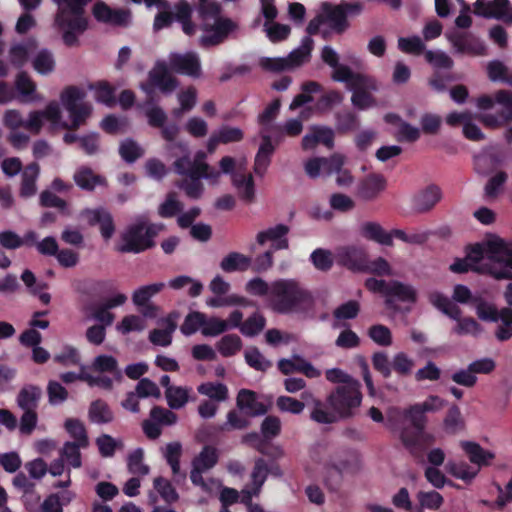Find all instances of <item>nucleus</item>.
Wrapping results in <instances>:
<instances>
[{
	"instance_id": "obj_1",
	"label": "nucleus",
	"mask_w": 512,
	"mask_h": 512,
	"mask_svg": "<svg viewBox=\"0 0 512 512\" xmlns=\"http://www.w3.org/2000/svg\"><path fill=\"white\" fill-rule=\"evenodd\" d=\"M114 285L109 280L83 279L75 283V290L79 294L81 310L86 320H114L113 309L122 306L127 296L117 293L108 296Z\"/></svg>"
},
{
	"instance_id": "obj_2",
	"label": "nucleus",
	"mask_w": 512,
	"mask_h": 512,
	"mask_svg": "<svg viewBox=\"0 0 512 512\" xmlns=\"http://www.w3.org/2000/svg\"><path fill=\"white\" fill-rule=\"evenodd\" d=\"M315 305L312 292L295 279H278L272 282L271 303L273 311L281 314L303 313Z\"/></svg>"
},
{
	"instance_id": "obj_3",
	"label": "nucleus",
	"mask_w": 512,
	"mask_h": 512,
	"mask_svg": "<svg viewBox=\"0 0 512 512\" xmlns=\"http://www.w3.org/2000/svg\"><path fill=\"white\" fill-rule=\"evenodd\" d=\"M165 288L163 282L152 283L137 288L132 294V302L137 311L145 318L151 320H208L205 314L192 311L189 307H184L185 311L173 310L167 317H160V307L154 304L151 299ZM209 320H221L212 317Z\"/></svg>"
},
{
	"instance_id": "obj_4",
	"label": "nucleus",
	"mask_w": 512,
	"mask_h": 512,
	"mask_svg": "<svg viewBox=\"0 0 512 512\" xmlns=\"http://www.w3.org/2000/svg\"><path fill=\"white\" fill-rule=\"evenodd\" d=\"M482 243L486 261L475 267L477 273L489 275L496 280H512V240L505 242L494 238Z\"/></svg>"
},
{
	"instance_id": "obj_5",
	"label": "nucleus",
	"mask_w": 512,
	"mask_h": 512,
	"mask_svg": "<svg viewBox=\"0 0 512 512\" xmlns=\"http://www.w3.org/2000/svg\"><path fill=\"white\" fill-rule=\"evenodd\" d=\"M197 15L199 28L203 32L199 43L204 48L222 44L237 29V24L233 20L221 16L220 5H211L209 10L199 12Z\"/></svg>"
},
{
	"instance_id": "obj_6",
	"label": "nucleus",
	"mask_w": 512,
	"mask_h": 512,
	"mask_svg": "<svg viewBox=\"0 0 512 512\" xmlns=\"http://www.w3.org/2000/svg\"><path fill=\"white\" fill-rule=\"evenodd\" d=\"M163 229L162 224L138 220L127 226L121 234V242L117 251L121 253L139 254L155 247V238Z\"/></svg>"
},
{
	"instance_id": "obj_7",
	"label": "nucleus",
	"mask_w": 512,
	"mask_h": 512,
	"mask_svg": "<svg viewBox=\"0 0 512 512\" xmlns=\"http://www.w3.org/2000/svg\"><path fill=\"white\" fill-rule=\"evenodd\" d=\"M361 384L348 382L337 385L327 396L326 402L337 414L338 420L348 419L355 415L362 402Z\"/></svg>"
},
{
	"instance_id": "obj_8",
	"label": "nucleus",
	"mask_w": 512,
	"mask_h": 512,
	"mask_svg": "<svg viewBox=\"0 0 512 512\" xmlns=\"http://www.w3.org/2000/svg\"><path fill=\"white\" fill-rule=\"evenodd\" d=\"M86 97L84 90L77 86H67L60 95L64 108L68 111L71 123H63L62 127L68 130H77L91 115L92 107L82 101Z\"/></svg>"
},
{
	"instance_id": "obj_9",
	"label": "nucleus",
	"mask_w": 512,
	"mask_h": 512,
	"mask_svg": "<svg viewBox=\"0 0 512 512\" xmlns=\"http://www.w3.org/2000/svg\"><path fill=\"white\" fill-rule=\"evenodd\" d=\"M425 59L435 69L428 80L429 86L436 92L446 91L447 84L457 80L449 71L454 66L453 59L445 52L431 50L425 52Z\"/></svg>"
},
{
	"instance_id": "obj_10",
	"label": "nucleus",
	"mask_w": 512,
	"mask_h": 512,
	"mask_svg": "<svg viewBox=\"0 0 512 512\" xmlns=\"http://www.w3.org/2000/svg\"><path fill=\"white\" fill-rule=\"evenodd\" d=\"M192 6L186 0H180L174 5V12L161 11L154 18L153 28L159 31L171 26L174 20L182 26L183 32L192 36L196 32V25L192 21Z\"/></svg>"
},
{
	"instance_id": "obj_11",
	"label": "nucleus",
	"mask_w": 512,
	"mask_h": 512,
	"mask_svg": "<svg viewBox=\"0 0 512 512\" xmlns=\"http://www.w3.org/2000/svg\"><path fill=\"white\" fill-rule=\"evenodd\" d=\"M170 68L164 61H157L155 66L148 73V81L141 83L140 88L151 99L155 88H158L164 95H170L179 86V81L171 75Z\"/></svg>"
},
{
	"instance_id": "obj_12",
	"label": "nucleus",
	"mask_w": 512,
	"mask_h": 512,
	"mask_svg": "<svg viewBox=\"0 0 512 512\" xmlns=\"http://www.w3.org/2000/svg\"><path fill=\"white\" fill-rule=\"evenodd\" d=\"M361 10L362 5L359 3H341L336 6L325 3L323 5L325 21L338 34H342L348 29V14H358Z\"/></svg>"
},
{
	"instance_id": "obj_13",
	"label": "nucleus",
	"mask_w": 512,
	"mask_h": 512,
	"mask_svg": "<svg viewBox=\"0 0 512 512\" xmlns=\"http://www.w3.org/2000/svg\"><path fill=\"white\" fill-rule=\"evenodd\" d=\"M478 320H512V308L499 309L493 301V297L486 292H476L471 306Z\"/></svg>"
},
{
	"instance_id": "obj_14",
	"label": "nucleus",
	"mask_w": 512,
	"mask_h": 512,
	"mask_svg": "<svg viewBox=\"0 0 512 512\" xmlns=\"http://www.w3.org/2000/svg\"><path fill=\"white\" fill-rule=\"evenodd\" d=\"M218 462V452L215 447L205 446L201 452L192 460V469L190 480L195 486H199L204 491H208V484L205 482L202 474L212 469Z\"/></svg>"
},
{
	"instance_id": "obj_15",
	"label": "nucleus",
	"mask_w": 512,
	"mask_h": 512,
	"mask_svg": "<svg viewBox=\"0 0 512 512\" xmlns=\"http://www.w3.org/2000/svg\"><path fill=\"white\" fill-rule=\"evenodd\" d=\"M176 74L199 78L201 76V62L195 52L171 53L167 64Z\"/></svg>"
},
{
	"instance_id": "obj_16",
	"label": "nucleus",
	"mask_w": 512,
	"mask_h": 512,
	"mask_svg": "<svg viewBox=\"0 0 512 512\" xmlns=\"http://www.w3.org/2000/svg\"><path fill=\"white\" fill-rule=\"evenodd\" d=\"M474 13L486 19L512 22V8L509 0H476Z\"/></svg>"
},
{
	"instance_id": "obj_17",
	"label": "nucleus",
	"mask_w": 512,
	"mask_h": 512,
	"mask_svg": "<svg viewBox=\"0 0 512 512\" xmlns=\"http://www.w3.org/2000/svg\"><path fill=\"white\" fill-rule=\"evenodd\" d=\"M448 41L459 54L482 56L486 54V47L477 37L467 32L453 31L446 33Z\"/></svg>"
},
{
	"instance_id": "obj_18",
	"label": "nucleus",
	"mask_w": 512,
	"mask_h": 512,
	"mask_svg": "<svg viewBox=\"0 0 512 512\" xmlns=\"http://www.w3.org/2000/svg\"><path fill=\"white\" fill-rule=\"evenodd\" d=\"M387 180L379 173H370L359 180L356 196L364 201H373L386 189Z\"/></svg>"
},
{
	"instance_id": "obj_19",
	"label": "nucleus",
	"mask_w": 512,
	"mask_h": 512,
	"mask_svg": "<svg viewBox=\"0 0 512 512\" xmlns=\"http://www.w3.org/2000/svg\"><path fill=\"white\" fill-rule=\"evenodd\" d=\"M90 226H99L100 234L104 240H109L115 233L116 227L112 214L103 207L86 209L83 212Z\"/></svg>"
},
{
	"instance_id": "obj_20",
	"label": "nucleus",
	"mask_w": 512,
	"mask_h": 512,
	"mask_svg": "<svg viewBox=\"0 0 512 512\" xmlns=\"http://www.w3.org/2000/svg\"><path fill=\"white\" fill-rule=\"evenodd\" d=\"M301 398L306 401L307 407H310V418L319 424H333L338 421L337 414L333 409L327 408L326 404L315 397L310 391H304Z\"/></svg>"
},
{
	"instance_id": "obj_21",
	"label": "nucleus",
	"mask_w": 512,
	"mask_h": 512,
	"mask_svg": "<svg viewBox=\"0 0 512 512\" xmlns=\"http://www.w3.org/2000/svg\"><path fill=\"white\" fill-rule=\"evenodd\" d=\"M401 441L411 454L418 456L434 443L435 438L432 434L425 432V429L405 428L401 432Z\"/></svg>"
},
{
	"instance_id": "obj_22",
	"label": "nucleus",
	"mask_w": 512,
	"mask_h": 512,
	"mask_svg": "<svg viewBox=\"0 0 512 512\" xmlns=\"http://www.w3.org/2000/svg\"><path fill=\"white\" fill-rule=\"evenodd\" d=\"M269 474L274 477H282L283 472L277 463L269 465L264 458H256L251 472V485L254 486V495L258 496L260 494Z\"/></svg>"
},
{
	"instance_id": "obj_23",
	"label": "nucleus",
	"mask_w": 512,
	"mask_h": 512,
	"mask_svg": "<svg viewBox=\"0 0 512 512\" xmlns=\"http://www.w3.org/2000/svg\"><path fill=\"white\" fill-rule=\"evenodd\" d=\"M334 139L335 133L332 128L314 125L310 128L309 133L302 138L301 145L304 150L314 149L319 144L331 150L334 148Z\"/></svg>"
},
{
	"instance_id": "obj_24",
	"label": "nucleus",
	"mask_w": 512,
	"mask_h": 512,
	"mask_svg": "<svg viewBox=\"0 0 512 512\" xmlns=\"http://www.w3.org/2000/svg\"><path fill=\"white\" fill-rule=\"evenodd\" d=\"M338 264L352 270L361 272L367 258L366 251L360 246H344L337 250Z\"/></svg>"
},
{
	"instance_id": "obj_25",
	"label": "nucleus",
	"mask_w": 512,
	"mask_h": 512,
	"mask_svg": "<svg viewBox=\"0 0 512 512\" xmlns=\"http://www.w3.org/2000/svg\"><path fill=\"white\" fill-rule=\"evenodd\" d=\"M244 139V132L238 127L229 125L221 126L217 131L213 132L209 137L206 147L208 153L212 154L216 151L220 144H230L241 142Z\"/></svg>"
},
{
	"instance_id": "obj_26",
	"label": "nucleus",
	"mask_w": 512,
	"mask_h": 512,
	"mask_svg": "<svg viewBox=\"0 0 512 512\" xmlns=\"http://www.w3.org/2000/svg\"><path fill=\"white\" fill-rule=\"evenodd\" d=\"M416 300L417 293L411 285L404 284L396 280L391 281L389 292L385 299V304L389 309L397 310V301L413 304Z\"/></svg>"
},
{
	"instance_id": "obj_27",
	"label": "nucleus",
	"mask_w": 512,
	"mask_h": 512,
	"mask_svg": "<svg viewBox=\"0 0 512 512\" xmlns=\"http://www.w3.org/2000/svg\"><path fill=\"white\" fill-rule=\"evenodd\" d=\"M441 198L442 191L440 187L435 184H431L418 191L413 196L412 207L418 213H425L433 209Z\"/></svg>"
},
{
	"instance_id": "obj_28",
	"label": "nucleus",
	"mask_w": 512,
	"mask_h": 512,
	"mask_svg": "<svg viewBox=\"0 0 512 512\" xmlns=\"http://www.w3.org/2000/svg\"><path fill=\"white\" fill-rule=\"evenodd\" d=\"M352 91L351 103L358 110H367L376 106V99L370 91L377 90L376 80L368 76V82L365 85L353 86L350 88Z\"/></svg>"
},
{
	"instance_id": "obj_29",
	"label": "nucleus",
	"mask_w": 512,
	"mask_h": 512,
	"mask_svg": "<svg viewBox=\"0 0 512 512\" xmlns=\"http://www.w3.org/2000/svg\"><path fill=\"white\" fill-rule=\"evenodd\" d=\"M260 136L261 143L254 159L253 170L256 175L262 177L271 163V157L274 154L276 147L273 145L270 135L261 131Z\"/></svg>"
},
{
	"instance_id": "obj_30",
	"label": "nucleus",
	"mask_w": 512,
	"mask_h": 512,
	"mask_svg": "<svg viewBox=\"0 0 512 512\" xmlns=\"http://www.w3.org/2000/svg\"><path fill=\"white\" fill-rule=\"evenodd\" d=\"M236 405L239 410L249 417L260 416L267 412L266 406L257 401L256 393L247 389L238 392Z\"/></svg>"
},
{
	"instance_id": "obj_31",
	"label": "nucleus",
	"mask_w": 512,
	"mask_h": 512,
	"mask_svg": "<svg viewBox=\"0 0 512 512\" xmlns=\"http://www.w3.org/2000/svg\"><path fill=\"white\" fill-rule=\"evenodd\" d=\"M73 180L80 189L89 192L93 191L97 186L106 187L108 185L107 179L104 176L94 173L87 166L79 167L73 175Z\"/></svg>"
},
{
	"instance_id": "obj_32",
	"label": "nucleus",
	"mask_w": 512,
	"mask_h": 512,
	"mask_svg": "<svg viewBox=\"0 0 512 512\" xmlns=\"http://www.w3.org/2000/svg\"><path fill=\"white\" fill-rule=\"evenodd\" d=\"M87 417L90 423L96 425H107L115 420L112 408L103 399H96L90 403Z\"/></svg>"
},
{
	"instance_id": "obj_33",
	"label": "nucleus",
	"mask_w": 512,
	"mask_h": 512,
	"mask_svg": "<svg viewBox=\"0 0 512 512\" xmlns=\"http://www.w3.org/2000/svg\"><path fill=\"white\" fill-rule=\"evenodd\" d=\"M40 167L38 163L28 164L23 172L19 189V196L24 199L33 197L37 193V179L39 177Z\"/></svg>"
},
{
	"instance_id": "obj_34",
	"label": "nucleus",
	"mask_w": 512,
	"mask_h": 512,
	"mask_svg": "<svg viewBox=\"0 0 512 512\" xmlns=\"http://www.w3.org/2000/svg\"><path fill=\"white\" fill-rule=\"evenodd\" d=\"M429 303L443 312L445 315L450 317L453 320H461L460 317V308L455 304L452 299H450L445 294L439 291L430 292L428 295ZM465 320H474L473 318H466Z\"/></svg>"
},
{
	"instance_id": "obj_35",
	"label": "nucleus",
	"mask_w": 512,
	"mask_h": 512,
	"mask_svg": "<svg viewBox=\"0 0 512 512\" xmlns=\"http://www.w3.org/2000/svg\"><path fill=\"white\" fill-rule=\"evenodd\" d=\"M359 469L357 460L353 456H349L345 459L339 460L337 463L331 464L328 469V478L327 482L334 479L335 480V486L330 485V488L333 490H336L338 487V484L341 480L342 474L344 473H355Z\"/></svg>"
},
{
	"instance_id": "obj_36",
	"label": "nucleus",
	"mask_w": 512,
	"mask_h": 512,
	"mask_svg": "<svg viewBox=\"0 0 512 512\" xmlns=\"http://www.w3.org/2000/svg\"><path fill=\"white\" fill-rule=\"evenodd\" d=\"M332 79L336 82L346 83L350 89L353 86L365 85L368 82V75L355 73L349 66L339 63L333 68Z\"/></svg>"
},
{
	"instance_id": "obj_37",
	"label": "nucleus",
	"mask_w": 512,
	"mask_h": 512,
	"mask_svg": "<svg viewBox=\"0 0 512 512\" xmlns=\"http://www.w3.org/2000/svg\"><path fill=\"white\" fill-rule=\"evenodd\" d=\"M461 447L467 454L470 462L479 467L490 465L491 461L495 458L493 452L485 450L476 442L463 441L461 442Z\"/></svg>"
},
{
	"instance_id": "obj_38",
	"label": "nucleus",
	"mask_w": 512,
	"mask_h": 512,
	"mask_svg": "<svg viewBox=\"0 0 512 512\" xmlns=\"http://www.w3.org/2000/svg\"><path fill=\"white\" fill-rule=\"evenodd\" d=\"M313 47L314 40L310 36H305L301 41V45L291 51L286 57L289 69L299 67L309 61Z\"/></svg>"
},
{
	"instance_id": "obj_39",
	"label": "nucleus",
	"mask_w": 512,
	"mask_h": 512,
	"mask_svg": "<svg viewBox=\"0 0 512 512\" xmlns=\"http://www.w3.org/2000/svg\"><path fill=\"white\" fill-rule=\"evenodd\" d=\"M360 233L362 237H364L367 240H371L385 246L393 245V239H391V234L386 232L382 228V226L377 222L369 221L363 223L360 228Z\"/></svg>"
},
{
	"instance_id": "obj_40",
	"label": "nucleus",
	"mask_w": 512,
	"mask_h": 512,
	"mask_svg": "<svg viewBox=\"0 0 512 512\" xmlns=\"http://www.w3.org/2000/svg\"><path fill=\"white\" fill-rule=\"evenodd\" d=\"M360 127L359 116L351 110H343L335 113V128L338 134L345 135L358 130Z\"/></svg>"
},
{
	"instance_id": "obj_41",
	"label": "nucleus",
	"mask_w": 512,
	"mask_h": 512,
	"mask_svg": "<svg viewBox=\"0 0 512 512\" xmlns=\"http://www.w3.org/2000/svg\"><path fill=\"white\" fill-rule=\"evenodd\" d=\"M37 47V42L34 38H29L22 43H17L11 46L9 50V58L11 63L17 67H22L28 60V55Z\"/></svg>"
},
{
	"instance_id": "obj_42",
	"label": "nucleus",
	"mask_w": 512,
	"mask_h": 512,
	"mask_svg": "<svg viewBox=\"0 0 512 512\" xmlns=\"http://www.w3.org/2000/svg\"><path fill=\"white\" fill-rule=\"evenodd\" d=\"M182 455V446L179 442L168 443L165 448L164 457L171 467L175 481L185 480L186 473L180 470V458Z\"/></svg>"
},
{
	"instance_id": "obj_43",
	"label": "nucleus",
	"mask_w": 512,
	"mask_h": 512,
	"mask_svg": "<svg viewBox=\"0 0 512 512\" xmlns=\"http://www.w3.org/2000/svg\"><path fill=\"white\" fill-rule=\"evenodd\" d=\"M501 162L499 154L493 150H485L474 157L475 170L479 174H488L496 169Z\"/></svg>"
},
{
	"instance_id": "obj_44",
	"label": "nucleus",
	"mask_w": 512,
	"mask_h": 512,
	"mask_svg": "<svg viewBox=\"0 0 512 512\" xmlns=\"http://www.w3.org/2000/svg\"><path fill=\"white\" fill-rule=\"evenodd\" d=\"M251 264V258L239 252H230L220 262V268L227 273L246 271Z\"/></svg>"
},
{
	"instance_id": "obj_45",
	"label": "nucleus",
	"mask_w": 512,
	"mask_h": 512,
	"mask_svg": "<svg viewBox=\"0 0 512 512\" xmlns=\"http://www.w3.org/2000/svg\"><path fill=\"white\" fill-rule=\"evenodd\" d=\"M41 393V389L37 386L23 387L17 396L18 406L22 410H36Z\"/></svg>"
},
{
	"instance_id": "obj_46",
	"label": "nucleus",
	"mask_w": 512,
	"mask_h": 512,
	"mask_svg": "<svg viewBox=\"0 0 512 512\" xmlns=\"http://www.w3.org/2000/svg\"><path fill=\"white\" fill-rule=\"evenodd\" d=\"M64 427L70 436L75 440L73 443L79 444L83 448H86L89 445L87 430L81 420L68 418L64 423Z\"/></svg>"
},
{
	"instance_id": "obj_47",
	"label": "nucleus",
	"mask_w": 512,
	"mask_h": 512,
	"mask_svg": "<svg viewBox=\"0 0 512 512\" xmlns=\"http://www.w3.org/2000/svg\"><path fill=\"white\" fill-rule=\"evenodd\" d=\"M34 70L41 75L51 74L55 70V59L48 49H41L33 59Z\"/></svg>"
},
{
	"instance_id": "obj_48",
	"label": "nucleus",
	"mask_w": 512,
	"mask_h": 512,
	"mask_svg": "<svg viewBox=\"0 0 512 512\" xmlns=\"http://www.w3.org/2000/svg\"><path fill=\"white\" fill-rule=\"evenodd\" d=\"M495 100L502 106L496 114L504 126L512 121V93L508 90H498L495 93Z\"/></svg>"
},
{
	"instance_id": "obj_49",
	"label": "nucleus",
	"mask_w": 512,
	"mask_h": 512,
	"mask_svg": "<svg viewBox=\"0 0 512 512\" xmlns=\"http://www.w3.org/2000/svg\"><path fill=\"white\" fill-rule=\"evenodd\" d=\"M69 492H65L60 496L58 493L48 495L39 506V512H63V506L71 501Z\"/></svg>"
},
{
	"instance_id": "obj_50",
	"label": "nucleus",
	"mask_w": 512,
	"mask_h": 512,
	"mask_svg": "<svg viewBox=\"0 0 512 512\" xmlns=\"http://www.w3.org/2000/svg\"><path fill=\"white\" fill-rule=\"evenodd\" d=\"M177 328L176 322H165L164 327L154 329L149 334V340L158 346L167 347L172 342V334Z\"/></svg>"
},
{
	"instance_id": "obj_51",
	"label": "nucleus",
	"mask_w": 512,
	"mask_h": 512,
	"mask_svg": "<svg viewBox=\"0 0 512 512\" xmlns=\"http://www.w3.org/2000/svg\"><path fill=\"white\" fill-rule=\"evenodd\" d=\"M191 389L187 387L174 386L165 390V397L171 409H180L188 402Z\"/></svg>"
},
{
	"instance_id": "obj_52",
	"label": "nucleus",
	"mask_w": 512,
	"mask_h": 512,
	"mask_svg": "<svg viewBox=\"0 0 512 512\" xmlns=\"http://www.w3.org/2000/svg\"><path fill=\"white\" fill-rule=\"evenodd\" d=\"M244 412L241 410H230L227 413L226 422L220 426L221 431H233V430H243L247 428L250 424V421Z\"/></svg>"
},
{
	"instance_id": "obj_53",
	"label": "nucleus",
	"mask_w": 512,
	"mask_h": 512,
	"mask_svg": "<svg viewBox=\"0 0 512 512\" xmlns=\"http://www.w3.org/2000/svg\"><path fill=\"white\" fill-rule=\"evenodd\" d=\"M444 429L447 433L455 434L465 426L461 411L457 405H452L443 421Z\"/></svg>"
},
{
	"instance_id": "obj_54",
	"label": "nucleus",
	"mask_w": 512,
	"mask_h": 512,
	"mask_svg": "<svg viewBox=\"0 0 512 512\" xmlns=\"http://www.w3.org/2000/svg\"><path fill=\"white\" fill-rule=\"evenodd\" d=\"M119 154L125 162L134 163L144 155V150L135 140L128 138L121 142Z\"/></svg>"
},
{
	"instance_id": "obj_55",
	"label": "nucleus",
	"mask_w": 512,
	"mask_h": 512,
	"mask_svg": "<svg viewBox=\"0 0 512 512\" xmlns=\"http://www.w3.org/2000/svg\"><path fill=\"white\" fill-rule=\"evenodd\" d=\"M15 88L27 101H31L33 99L32 96L36 92L35 82L25 71H21L17 74L15 79Z\"/></svg>"
},
{
	"instance_id": "obj_56",
	"label": "nucleus",
	"mask_w": 512,
	"mask_h": 512,
	"mask_svg": "<svg viewBox=\"0 0 512 512\" xmlns=\"http://www.w3.org/2000/svg\"><path fill=\"white\" fill-rule=\"evenodd\" d=\"M242 348V341L235 334L225 335L217 343V349L224 357H230L239 352Z\"/></svg>"
},
{
	"instance_id": "obj_57",
	"label": "nucleus",
	"mask_w": 512,
	"mask_h": 512,
	"mask_svg": "<svg viewBox=\"0 0 512 512\" xmlns=\"http://www.w3.org/2000/svg\"><path fill=\"white\" fill-rule=\"evenodd\" d=\"M91 88L95 89V99L112 107L116 104L115 88L106 81H101L93 85Z\"/></svg>"
},
{
	"instance_id": "obj_58",
	"label": "nucleus",
	"mask_w": 512,
	"mask_h": 512,
	"mask_svg": "<svg viewBox=\"0 0 512 512\" xmlns=\"http://www.w3.org/2000/svg\"><path fill=\"white\" fill-rule=\"evenodd\" d=\"M198 392L218 402L225 401L228 397V389L222 383H203L198 387Z\"/></svg>"
},
{
	"instance_id": "obj_59",
	"label": "nucleus",
	"mask_w": 512,
	"mask_h": 512,
	"mask_svg": "<svg viewBox=\"0 0 512 512\" xmlns=\"http://www.w3.org/2000/svg\"><path fill=\"white\" fill-rule=\"evenodd\" d=\"M306 406L307 403L302 398L301 400H297L290 396H279L276 400V407L279 411L294 415L301 414Z\"/></svg>"
},
{
	"instance_id": "obj_60",
	"label": "nucleus",
	"mask_w": 512,
	"mask_h": 512,
	"mask_svg": "<svg viewBox=\"0 0 512 512\" xmlns=\"http://www.w3.org/2000/svg\"><path fill=\"white\" fill-rule=\"evenodd\" d=\"M143 458L144 451L141 448H137L129 454L127 466L130 473L142 476H145L149 473L150 468L148 465L143 463Z\"/></svg>"
},
{
	"instance_id": "obj_61",
	"label": "nucleus",
	"mask_w": 512,
	"mask_h": 512,
	"mask_svg": "<svg viewBox=\"0 0 512 512\" xmlns=\"http://www.w3.org/2000/svg\"><path fill=\"white\" fill-rule=\"evenodd\" d=\"M182 209L183 205L176 199V194L174 192H170L167 194L165 201L160 204L158 214L162 218H172L181 212Z\"/></svg>"
},
{
	"instance_id": "obj_62",
	"label": "nucleus",
	"mask_w": 512,
	"mask_h": 512,
	"mask_svg": "<svg viewBox=\"0 0 512 512\" xmlns=\"http://www.w3.org/2000/svg\"><path fill=\"white\" fill-rule=\"evenodd\" d=\"M290 229L285 224H277L274 227H270L266 230L260 231L257 234L256 240L258 244L264 245L267 241H276L280 240V238L287 236Z\"/></svg>"
},
{
	"instance_id": "obj_63",
	"label": "nucleus",
	"mask_w": 512,
	"mask_h": 512,
	"mask_svg": "<svg viewBox=\"0 0 512 512\" xmlns=\"http://www.w3.org/2000/svg\"><path fill=\"white\" fill-rule=\"evenodd\" d=\"M361 272H368L377 276H390L392 269L390 264L383 257H378L374 260H368L364 263V268Z\"/></svg>"
},
{
	"instance_id": "obj_64",
	"label": "nucleus",
	"mask_w": 512,
	"mask_h": 512,
	"mask_svg": "<svg viewBox=\"0 0 512 512\" xmlns=\"http://www.w3.org/2000/svg\"><path fill=\"white\" fill-rule=\"evenodd\" d=\"M310 260L314 267L320 271H329L333 266L332 254L326 249H315L310 255Z\"/></svg>"
}]
</instances>
